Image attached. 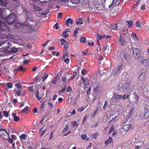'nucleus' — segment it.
Segmentation results:
<instances>
[{
	"label": "nucleus",
	"mask_w": 149,
	"mask_h": 149,
	"mask_svg": "<svg viewBox=\"0 0 149 149\" xmlns=\"http://www.w3.org/2000/svg\"><path fill=\"white\" fill-rule=\"evenodd\" d=\"M16 19V16L13 13L10 14L6 18V23L0 22V29L3 31H10V28L8 26L14 24Z\"/></svg>",
	"instance_id": "nucleus-1"
},
{
	"label": "nucleus",
	"mask_w": 149,
	"mask_h": 149,
	"mask_svg": "<svg viewBox=\"0 0 149 149\" xmlns=\"http://www.w3.org/2000/svg\"><path fill=\"white\" fill-rule=\"evenodd\" d=\"M9 133L4 129H0V136L5 140H7L9 137Z\"/></svg>",
	"instance_id": "nucleus-2"
},
{
	"label": "nucleus",
	"mask_w": 149,
	"mask_h": 149,
	"mask_svg": "<svg viewBox=\"0 0 149 149\" xmlns=\"http://www.w3.org/2000/svg\"><path fill=\"white\" fill-rule=\"evenodd\" d=\"M121 83L118 84V90L120 91L124 92L130 86V83L128 82H126L123 84H121Z\"/></svg>",
	"instance_id": "nucleus-3"
},
{
	"label": "nucleus",
	"mask_w": 149,
	"mask_h": 149,
	"mask_svg": "<svg viewBox=\"0 0 149 149\" xmlns=\"http://www.w3.org/2000/svg\"><path fill=\"white\" fill-rule=\"evenodd\" d=\"M94 4L95 8H94L95 10L99 11L100 10V0H94Z\"/></svg>",
	"instance_id": "nucleus-4"
},
{
	"label": "nucleus",
	"mask_w": 149,
	"mask_h": 149,
	"mask_svg": "<svg viewBox=\"0 0 149 149\" xmlns=\"http://www.w3.org/2000/svg\"><path fill=\"white\" fill-rule=\"evenodd\" d=\"M69 75V74H65V75L62 77V79L60 80V82H64V84H67L69 79L68 78Z\"/></svg>",
	"instance_id": "nucleus-5"
},
{
	"label": "nucleus",
	"mask_w": 149,
	"mask_h": 149,
	"mask_svg": "<svg viewBox=\"0 0 149 149\" xmlns=\"http://www.w3.org/2000/svg\"><path fill=\"white\" fill-rule=\"evenodd\" d=\"M119 3L118 0H113L112 3L109 6V8H112L114 6L119 5Z\"/></svg>",
	"instance_id": "nucleus-6"
},
{
	"label": "nucleus",
	"mask_w": 149,
	"mask_h": 149,
	"mask_svg": "<svg viewBox=\"0 0 149 149\" xmlns=\"http://www.w3.org/2000/svg\"><path fill=\"white\" fill-rule=\"evenodd\" d=\"M133 53L134 57L135 58H138L139 55L140 51L137 48H134L133 49Z\"/></svg>",
	"instance_id": "nucleus-7"
},
{
	"label": "nucleus",
	"mask_w": 149,
	"mask_h": 149,
	"mask_svg": "<svg viewBox=\"0 0 149 149\" xmlns=\"http://www.w3.org/2000/svg\"><path fill=\"white\" fill-rule=\"evenodd\" d=\"M73 22V21L72 19L71 18H68L65 22V24L66 26H70L69 24H72Z\"/></svg>",
	"instance_id": "nucleus-8"
},
{
	"label": "nucleus",
	"mask_w": 149,
	"mask_h": 149,
	"mask_svg": "<svg viewBox=\"0 0 149 149\" xmlns=\"http://www.w3.org/2000/svg\"><path fill=\"white\" fill-rule=\"evenodd\" d=\"M119 41L121 45L123 46L124 45L125 41L123 38L121 36V33H119Z\"/></svg>",
	"instance_id": "nucleus-9"
},
{
	"label": "nucleus",
	"mask_w": 149,
	"mask_h": 149,
	"mask_svg": "<svg viewBox=\"0 0 149 149\" xmlns=\"http://www.w3.org/2000/svg\"><path fill=\"white\" fill-rule=\"evenodd\" d=\"M21 89H15L13 91V93L15 95H17L18 96H20Z\"/></svg>",
	"instance_id": "nucleus-10"
},
{
	"label": "nucleus",
	"mask_w": 149,
	"mask_h": 149,
	"mask_svg": "<svg viewBox=\"0 0 149 149\" xmlns=\"http://www.w3.org/2000/svg\"><path fill=\"white\" fill-rule=\"evenodd\" d=\"M131 125L130 124L125 125L123 127V129L125 131L129 130L131 127Z\"/></svg>",
	"instance_id": "nucleus-11"
},
{
	"label": "nucleus",
	"mask_w": 149,
	"mask_h": 149,
	"mask_svg": "<svg viewBox=\"0 0 149 149\" xmlns=\"http://www.w3.org/2000/svg\"><path fill=\"white\" fill-rule=\"evenodd\" d=\"M76 23L77 24H82L83 23V19L82 18H79L76 20Z\"/></svg>",
	"instance_id": "nucleus-12"
},
{
	"label": "nucleus",
	"mask_w": 149,
	"mask_h": 149,
	"mask_svg": "<svg viewBox=\"0 0 149 149\" xmlns=\"http://www.w3.org/2000/svg\"><path fill=\"white\" fill-rule=\"evenodd\" d=\"M141 63L146 65H148L149 64L148 59H142L141 61Z\"/></svg>",
	"instance_id": "nucleus-13"
},
{
	"label": "nucleus",
	"mask_w": 149,
	"mask_h": 149,
	"mask_svg": "<svg viewBox=\"0 0 149 149\" xmlns=\"http://www.w3.org/2000/svg\"><path fill=\"white\" fill-rule=\"evenodd\" d=\"M81 78L84 83V85L87 86L89 84L88 80L86 78V79H85L82 77H81Z\"/></svg>",
	"instance_id": "nucleus-14"
},
{
	"label": "nucleus",
	"mask_w": 149,
	"mask_h": 149,
	"mask_svg": "<svg viewBox=\"0 0 149 149\" xmlns=\"http://www.w3.org/2000/svg\"><path fill=\"white\" fill-rule=\"evenodd\" d=\"M112 142V138L109 137L107 140H106L105 142V144L106 145L109 144Z\"/></svg>",
	"instance_id": "nucleus-15"
},
{
	"label": "nucleus",
	"mask_w": 149,
	"mask_h": 149,
	"mask_svg": "<svg viewBox=\"0 0 149 149\" xmlns=\"http://www.w3.org/2000/svg\"><path fill=\"white\" fill-rule=\"evenodd\" d=\"M126 24H127V26L129 28L132 27L133 25V22L131 21H126L125 22Z\"/></svg>",
	"instance_id": "nucleus-16"
},
{
	"label": "nucleus",
	"mask_w": 149,
	"mask_h": 149,
	"mask_svg": "<svg viewBox=\"0 0 149 149\" xmlns=\"http://www.w3.org/2000/svg\"><path fill=\"white\" fill-rule=\"evenodd\" d=\"M145 113L144 114V117L145 118L147 119L149 116V112L148 111L147 109L145 110Z\"/></svg>",
	"instance_id": "nucleus-17"
},
{
	"label": "nucleus",
	"mask_w": 149,
	"mask_h": 149,
	"mask_svg": "<svg viewBox=\"0 0 149 149\" xmlns=\"http://www.w3.org/2000/svg\"><path fill=\"white\" fill-rule=\"evenodd\" d=\"M80 42L81 43H85L86 42V38L84 37H81L80 39Z\"/></svg>",
	"instance_id": "nucleus-18"
},
{
	"label": "nucleus",
	"mask_w": 149,
	"mask_h": 149,
	"mask_svg": "<svg viewBox=\"0 0 149 149\" xmlns=\"http://www.w3.org/2000/svg\"><path fill=\"white\" fill-rule=\"evenodd\" d=\"M118 24H112L111 25V28L115 30H118L117 28V25Z\"/></svg>",
	"instance_id": "nucleus-19"
},
{
	"label": "nucleus",
	"mask_w": 149,
	"mask_h": 149,
	"mask_svg": "<svg viewBox=\"0 0 149 149\" xmlns=\"http://www.w3.org/2000/svg\"><path fill=\"white\" fill-rule=\"evenodd\" d=\"M15 86L16 87L17 89H21L22 88V86L20 84V83L19 82H18L17 84H15Z\"/></svg>",
	"instance_id": "nucleus-20"
},
{
	"label": "nucleus",
	"mask_w": 149,
	"mask_h": 149,
	"mask_svg": "<svg viewBox=\"0 0 149 149\" xmlns=\"http://www.w3.org/2000/svg\"><path fill=\"white\" fill-rule=\"evenodd\" d=\"M97 37L100 40H101L103 38H105L106 36V35L105 34L103 35H101L100 36L99 34L96 33V34Z\"/></svg>",
	"instance_id": "nucleus-21"
},
{
	"label": "nucleus",
	"mask_w": 149,
	"mask_h": 149,
	"mask_svg": "<svg viewBox=\"0 0 149 149\" xmlns=\"http://www.w3.org/2000/svg\"><path fill=\"white\" fill-rule=\"evenodd\" d=\"M69 45V43L67 41H66L65 43H64V48L65 50H67V49L68 48Z\"/></svg>",
	"instance_id": "nucleus-22"
},
{
	"label": "nucleus",
	"mask_w": 149,
	"mask_h": 149,
	"mask_svg": "<svg viewBox=\"0 0 149 149\" xmlns=\"http://www.w3.org/2000/svg\"><path fill=\"white\" fill-rule=\"evenodd\" d=\"M19 137L20 139L25 140L27 139V136L25 134H22L19 136Z\"/></svg>",
	"instance_id": "nucleus-23"
},
{
	"label": "nucleus",
	"mask_w": 149,
	"mask_h": 149,
	"mask_svg": "<svg viewBox=\"0 0 149 149\" xmlns=\"http://www.w3.org/2000/svg\"><path fill=\"white\" fill-rule=\"evenodd\" d=\"M7 86L9 88H11L13 86V84L12 83L9 82L6 84Z\"/></svg>",
	"instance_id": "nucleus-24"
},
{
	"label": "nucleus",
	"mask_w": 149,
	"mask_h": 149,
	"mask_svg": "<svg viewBox=\"0 0 149 149\" xmlns=\"http://www.w3.org/2000/svg\"><path fill=\"white\" fill-rule=\"evenodd\" d=\"M19 70L21 71L24 72L26 70L25 68H24L22 66L20 65L18 67Z\"/></svg>",
	"instance_id": "nucleus-25"
},
{
	"label": "nucleus",
	"mask_w": 149,
	"mask_h": 149,
	"mask_svg": "<svg viewBox=\"0 0 149 149\" xmlns=\"http://www.w3.org/2000/svg\"><path fill=\"white\" fill-rule=\"evenodd\" d=\"M17 50V48L15 47L12 48L10 49V52L12 53L16 52Z\"/></svg>",
	"instance_id": "nucleus-26"
},
{
	"label": "nucleus",
	"mask_w": 149,
	"mask_h": 149,
	"mask_svg": "<svg viewBox=\"0 0 149 149\" xmlns=\"http://www.w3.org/2000/svg\"><path fill=\"white\" fill-rule=\"evenodd\" d=\"M145 77H146V75H145L144 74L142 73L141 74V75H140V76L139 77V79L140 80H142L143 79H145Z\"/></svg>",
	"instance_id": "nucleus-27"
},
{
	"label": "nucleus",
	"mask_w": 149,
	"mask_h": 149,
	"mask_svg": "<svg viewBox=\"0 0 149 149\" xmlns=\"http://www.w3.org/2000/svg\"><path fill=\"white\" fill-rule=\"evenodd\" d=\"M85 109L84 107L82 106L81 108H78L77 109V111L79 112H81Z\"/></svg>",
	"instance_id": "nucleus-28"
},
{
	"label": "nucleus",
	"mask_w": 149,
	"mask_h": 149,
	"mask_svg": "<svg viewBox=\"0 0 149 149\" xmlns=\"http://www.w3.org/2000/svg\"><path fill=\"white\" fill-rule=\"evenodd\" d=\"M29 109L28 106L26 107L24 109L22 110V111L23 113H27V111Z\"/></svg>",
	"instance_id": "nucleus-29"
},
{
	"label": "nucleus",
	"mask_w": 149,
	"mask_h": 149,
	"mask_svg": "<svg viewBox=\"0 0 149 149\" xmlns=\"http://www.w3.org/2000/svg\"><path fill=\"white\" fill-rule=\"evenodd\" d=\"M80 0H71V1L73 4H77L78 3Z\"/></svg>",
	"instance_id": "nucleus-30"
},
{
	"label": "nucleus",
	"mask_w": 149,
	"mask_h": 149,
	"mask_svg": "<svg viewBox=\"0 0 149 149\" xmlns=\"http://www.w3.org/2000/svg\"><path fill=\"white\" fill-rule=\"evenodd\" d=\"M113 97L116 99H120V95L114 93L113 95Z\"/></svg>",
	"instance_id": "nucleus-31"
},
{
	"label": "nucleus",
	"mask_w": 149,
	"mask_h": 149,
	"mask_svg": "<svg viewBox=\"0 0 149 149\" xmlns=\"http://www.w3.org/2000/svg\"><path fill=\"white\" fill-rule=\"evenodd\" d=\"M68 55V51L66 50H64V53L62 57L64 58L66 56H67Z\"/></svg>",
	"instance_id": "nucleus-32"
},
{
	"label": "nucleus",
	"mask_w": 149,
	"mask_h": 149,
	"mask_svg": "<svg viewBox=\"0 0 149 149\" xmlns=\"http://www.w3.org/2000/svg\"><path fill=\"white\" fill-rule=\"evenodd\" d=\"M69 126L68 125H66L65 127L63 129V132H66L69 129Z\"/></svg>",
	"instance_id": "nucleus-33"
},
{
	"label": "nucleus",
	"mask_w": 149,
	"mask_h": 149,
	"mask_svg": "<svg viewBox=\"0 0 149 149\" xmlns=\"http://www.w3.org/2000/svg\"><path fill=\"white\" fill-rule=\"evenodd\" d=\"M66 86H65V87L64 88H62V89H61L60 90H59L58 91V92L60 94H61V93H63V92H64L65 91L66 89Z\"/></svg>",
	"instance_id": "nucleus-34"
},
{
	"label": "nucleus",
	"mask_w": 149,
	"mask_h": 149,
	"mask_svg": "<svg viewBox=\"0 0 149 149\" xmlns=\"http://www.w3.org/2000/svg\"><path fill=\"white\" fill-rule=\"evenodd\" d=\"M123 31L124 34L125 35L128 33V29L125 28H124L123 29Z\"/></svg>",
	"instance_id": "nucleus-35"
},
{
	"label": "nucleus",
	"mask_w": 149,
	"mask_h": 149,
	"mask_svg": "<svg viewBox=\"0 0 149 149\" xmlns=\"http://www.w3.org/2000/svg\"><path fill=\"white\" fill-rule=\"evenodd\" d=\"M123 57L127 61H128L129 60V55L128 54H125L124 55Z\"/></svg>",
	"instance_id": "nucleus-36"
},
{
	"label": "nucleus",
	"mask_w": 149,
	"mask_h": 149,
	"mask_svg": "<svg viewBox=\"0 0 149 149\" xmlns=\"http://www.w3.org/2000/svg\"><path fill=\"white\" fill-rule=\"evenodd\" d=\"M13 0V3L15 5H16L17 6L19 4V2L18 0Z\"/></svg>",
	"instance_id": "nucleus-37"
},
{
	"label": "nucleus",
	"mask_w": 149,
	"mask_h": 149,
	"mask_svg": "<svg viewBox=\"0 0 149 149\" xmlns=\"http://www.w3.org/2000/svg\"><path fill=\"white\" fill-rule=\"evenodd\" d=\"M3 114L4 116L6 118L8 117L9 116V114L8 112H7L6 111H3Z\"/></svg>",
	"instance_id": "nucleus-38"
},
{
	"label": "nucleus",
	"mask_w": 149,
	"mask_h": 149,
	"mask_svg": "<svg viewBox=\"0 0 149 149\" xmlns=\"http://www.w3.org/2000/svg\"><path fill=\"white\" fill-rule=\"evenodd\" d=\"M81 138L83 140H85L87 137V135L85 134H83L81 136Z\"/></svg>",
	"instance_id": "nucleus-39"
},
{
	"label": "nucleus",
	"mask_w": 149,
	"mask_h": 149,
	"mask_svg": "<svg viewBox=\"0 0 149 149\" xmlns=\"http://www.w3.org/2000/svg\"><path fill=\"white\" fill-rule=\"evenodd\" d=\"M80 97V94L79 93H78L77 95L75 98L74 100L75 101V103H76L77 101V100Z\"/></svg>",
	"instance_id": "nucleus-40"
},
{
	"label": "nucleus",
	"mask_w": 149,
	"mask_h": 149,
	"mask_svg": "<svg viewBox=\"0 0 149 149\" xmlns=\"http://www.w3.org/2000/svg\"><path fill=\"white\" fill-rule=\"evenodd\" d=\"M66 91L68 92H71L72 91V89L70 86H68L67 88Z\"/></svg>",
	"instance_id": "nucleus-41"
},
{
	"label": "nucleus",
	"mask_w": 149,
	"mask_h": 149,
	"mask_svg": "<svg viewBox=\"0 0 149 149\" xmlns=\"http://www.w3.org/2000/svg\"><path fill=\"white\" fill-rule=\"evenodd\" d=\"M81 72L82 75L84 76L86 74V70L85 69H84L82 70Z\"/></svg>",
	"instance_id": "nucleus-42"
},
{
	"label": "nucleus",
	"mask_w": 149,
	"mask_h": 149,
	"mask_svg": "<svg viewBox=\"0 0 149 149\" xmlns=\"http://www.w3.org/2000/svg\"><path fill=\"white\" fill-rule=\"evenodd\" d=\"M28 88L31 92H33L34 90L33 86L29 87H28Z\"/></svg>",
	"instance_id": "nucleus-43"
},
{
	"label": "nucleus",
	"mask_w": 149,
	"mask_h": 149,
	"mask_svg": "<svg viewBox=\"0 0 149 149\" xmlns=\"http://www.w3.org/2000/svg\"><path fill=\"white\" fill-rule=\"evenodd\" d=\"M72 125L74 126H78V124L77 123V121H75L73 122Z\"/></svg>",
	"instance_id": "nucleus-44"
},
{
	"label": "nucleus",
	"mask_w": 149,
	"mask_h": 149,
	"mask_svg": "<svg viewBox=\"0 0 149 149\" xmlns=\"http://www.w3.org/2000/svg\"><path fill=\"white\" fill-rule=\"evenodd\" d=\"M48 75L47 74H45L42 77V80L43 81H44L45 79L47 78Z\"/></svg>",
	"instance_id": "nucleus-45"
},
{
	"label": "nucleus",
	"mask_w": 149,
	"mask_h": 149,
	"mask_svg": "<svg viewBox=\"0 0 149 149\" xmlns=\"http://www.w3.org/2000/svg\"><path fill=\"white\" fill-rule=\"evenodd\" d=\"M48 104L49 105V107L50 109H51L53 107V105L52 104L51 102L48 103Z\"/></svg>",
	"instance_id": "nucleus-46"
},
{
	"label": "nucleus",
	"mask_w": 149,
	"mask_h": 149,
	"mask_svg": "<svg viewBox=\"0 0 149 149\" xmlns=\"http://www.w3.org/2000/svg\"><path fill=\"white\" fill-rule=\"evenodd\" d=\"M19 119V117L18 116H16L14 118L13 120L15 122H17L18 121Z\"/></svg>",
	"instance_id": "nucleus-47"
},
{
	"label": "nucleus",
	"mask_w": 149,
	"mask_h": 149,
	"mask_svg": "<svg viewBox=\"0 0 149 149\" xmlns=\"http://www.w3.org/2000/svg\"><path fill=\"white\" fill-rule=\"evenodd\" d=\"M131 36L132 37H133L134 38L137 39V37L136 35L134 33H132L131 34Z\"/></svg>",
	"instance_id": "nucleus-48"
},
{
	"label": "nucleus",
	"mask_w": 149,
	"mask_h": 149,
	"mask_svg": "<svg viewBox=\"0 0 149 149\" xmlns=\"http://www.w3.org/2000/svg\"><path fill=\"white\" fill-rule=\"evenodd\" d=\"M62 35L63 37H64L65 38H66L69 36L68 34H66V33H63H63Z\"/></svg>",
	"instance_id": "nucleus-49"
},
{
	"label": "nucleus",
	"mask_w": 149,
	"mask_h": 149,
	"mask_svg": "<svg viewBox=\"0 0 149 149\" xmlns=\"http://www.w3.org/2000/svg\"><path fill=\"white\" fill-rule=\"evenodd\" d=\"M123 66L122 64H120L118 65V67H117L116 69L120 70L122 68Z\"/></svg>",
	"instance_id": "nucleus-50"
},
{
	"label": "nucleus",
	"mask_w": 149,
	"mask_h": 149,
	"mask_svg": "<svg viewBox=\"0 0 149 149\" xmlns=\"http://www.w3.org/2000/svg\"><path fill=\"white\" fill-rule=\"evenodd\" d=\"M136 26L137 27L139 28H141V26L140 25V24L139 22H137L136 23Z\"/></svg>",
	"instance_id": "nucleus-51"
},
{
	"label": "nucleus",
	"mask_w": 149,
	"mask_h": 149,
	"mask_svg": "<svg viewBox=\"0 0 149 149\" xmlns=\"http://www.w3.org/2000/svg\"><path fill=\"white\" fill-rule=\"evenodd\" d=\"M88 118V117L86 115V116H85L84 119H83V124H84V123L86 122V119H87V118Z\"/></svg>",
	"instance_id": "nucleus-52"
},
{
	"label": "nucleus",
	"mask_w": 149,
	"mask_h": 149,
	"mask_svg": "<svg viewBox=\"0 0 149 149\" xmlns=\"http://www.w3.org/2000/svg\"><path fill=\"white\" fill-rule=\"evenodd\" d=\"M8 142L10 143H13V139H12L9 138H8Z\"/></svg>",
	"instance_id": "nucleus-53"
},
{
	"label": "nucleus",
	"mask_w": 149,
	"mask_h": 149,
	"mask_svg": "<svg viewBox=\"0 0 149 149\" xmlns=\"http://www.w3.org/2000/svg\"><path fill=\"white\" fill-rule=\"evenodd\" d=\"M70 59L69 58L67 59H65L64 60V61L66 63L68 64L69 63Z\"/></svg>",
	"instance_id": "nucleus-54"
},
{
	"label": "nucleus",
	"mask_w": 149,
	"mask_h": 149,
	"mask_svg": "<svg viewBox=\"0 0 149 149\" xmlns=\"http://www.w3.org/2000/svg\"><path fill=\"white\" fill-rule=\"evenodd\" d=\"M58 26V24L56 23L54 24V27L55 28V29H58L59 27Z\"/></svg>",
	"instance_id": "nucleus-55"
},
{
	"label": "nucleus",
	"mask_w": 149,
	"mask_h": 149,
	"mask_svg": "<svg viewBox=\"0 0 149 149\" xmlns=\"http://www.w3.org/2000/svg\"><path fill=\"white\" fill-rule=\"evenodd\" d=\"M29 62V61L27 60H25L23 61V63L25 64H27Z\"/></svg>",
	"instance_id": "nucleus-56"
},
{
	"label": "nucleus",
	"mask_w": 149,
	"mask_h": 149,
	"mask_svg": "<svg viewBox=\"0 0 149 149\" xmlns=\"http://www.w3.org/2000/svg\"><path fill=\"white\" fill-rule=\"evenodd\" d=\"M129 95L128 94H125L124 95H123V99H125L126 98H128L129 97Z\"/></svg>",
	"instance_id": "nucleus-57"
},
{
	"label": "nucleus",
	"mask_w": 149,
	"mask_h": 149,
	"mask_svg": "<svg viewBox=\"0 0 149 149\" xmlns=\"http://www.w3.org/2000/svg\"><path fill=\"white\" fill-rule=\"evenodd\" d=\"M62 13L61 12L58 13V18H61V17Z\"/></svg>",
	"instance_id": "nucleus-58"
},
{
	"label": "nucleus",
	"mask_w": 149,
	"mask_h": 149,
	"mask_svg": "<svg viewBox=\"0 0 149 149\" xmlns=\"http://www.w3.org/2000/svg\"><path fill=\"white\" fill-rule=\"evenodd\" d=\"M53 131H52L51 132L50 137L49 139H52L53 137Z\"/></svg>",
	"instance_id": "nucleus-59"
},
{
	"label": "nucleus",
	"mask_w": 149,
	"mask_h": 149,
	"mask_svg": "<svg viewBox=\"0 0 149 149\" xmlns=\"http://www.w3.org/2000/svg\"><path fill=\"white\" fill-rule=\"evenodd\" d=\"M78 32L76 30H74V33L73 34V36H75L77 34V33Z\"/></svg>",
	"instance_id": "nucleus-60"
},
{
	"label": "nucleus",
	"mask_w": 149,
	"mask_h": 149,
	"mask_svg": "<svg viewBox=\"0 0 149 149\" xmlns=\"http://www.w3.org/2000/svg\"><path fill=\"white\" fill-rule=\"evenodd\" d=\"M70 29H67L63 32V33H65L70 31Z\"/></svg>",
	"instance_id": "nucleus-61"
},
{
	"label": "nucleus",
	"mask_w": 149,
	"mask_h": 149,
	"mask_svg": "<svg viewBox=\"0 0 149 149\" xmlns=\"http://www.w3.org/2000/svg\"><path fill=\"white\" fill-rule=\"evenodd\" d=\"M38 110L37 108H35L33 109V112L35 113H36L37 112Z\"/></svg>",
	"instance_id": "nucleus-62"
},
{
	"label": "nucleus",
	"mask_w": 149,
	"mask_h": 149,
	"mask_svg": "<svg viewBox=\"0 0 149 149\" xmlns=\"http://www.w3.org/2000/svg\"><path fill=\"white\" fill-rule=\"evenodd\" d=\"M45 130H46V129H45L43 131H42V132H41V134H40V136L41 137H42L44 134V133H45Z\"/></svg>",
	"instance_id": "nucleus-63"
},
{
	"label": "nucleus",
	"mask_w": 149,
	"mask_h": 149,
	"mask_svg": "<svg viewBox=\"0 0 149 149\" xmlns=\"http://www.w3.org/2000/svg\"><path fill=\"white\" fill-rule=\"evenodd\" d=\"M26 95V92H23L21 94V93L20 95L22 96H24Z\"/></svg>",
	"instance_id": "nucleus-64"
}]
</instances>
